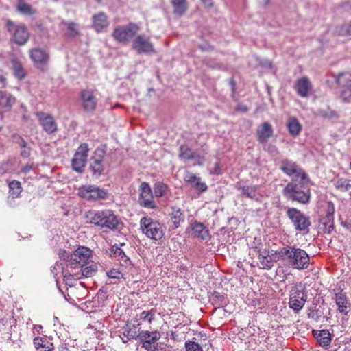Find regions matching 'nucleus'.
Wrapping results in <instances>:
<instances>
[{
    "mask_svg": "<svg viewBox=\"0 0 351 351\" xmlns=\"http://www.w3.org/2000/svg\"><path fill=\"white\" fill-rule=\"evenodd\" d=\"M254 251H256L258 254V259L259 263L258 264L260 269H270L273 265V261L269 255V251L266 249L261 250V248L255 247Z\"/></svg>",
    "mask_w": 351,
    "mask_h": 351,
    "instance_id": "25",
    "label": "nucleus"
},
{
    "mask_svg": "<svg viewBox=\"0 0 351 351\" xmlns=\"http://www.w3.org/2000/svg\"><path fill=\"white\" fill-rule=\"evenodd\" d=\"M171 3L176 15L181 16L186 12L188 8L186 0H171Z\"/></svg>",
    "mask_w": 351,
    "mask_h": 351,
    "instance_id": "35",
    "label": "nucleus"
},
{
    "mask_svg": "<svg viewBox=\"0 0 351 351\" xmlns=\"http://www.w3.org/2000/svg\"><path fill=\"white\" fill-rule=\"evenodd\" d=\"M30 58L38 66L46 64L49 59V53L40 48L30 50Z\"/></svg>",
    "mask_w": 351,
    "mask_h": 351,
    "instance_id": "26",
    "label": "nucleus"
},
{
    "mask_svg": "<svg viewBox=\"0 0 351 351\" xmlns=\"http://www.w3.org/2000/svg\"><path fill=\"white\" fill-rule=\"evenodd\" d=\"M141 206L147 208H155L156 207L153 200V193L147 182H143L141 184V193L138 199Z\"/></svg>",
    "mask_w": 351,
    "mask_h": 351,
    "instance_id": "17",
    "label": "nucleus"
},
{
    "mask_svg": "<svg viewBox=\"0 0 351 351\" xmlns=\"http://www.w3.org/2000/svg\"><path fill=\"white\" fill-rule=\"evenodd\" d=\"M308 316L310 318H312L315 320H317L318 318V315H317V311H312L310 313H308Z\"/></svg>",
    "mask_w": 351,
    "mask_h": 351,
    "instance_id": "57",
    "label": "nucleus"
},
{
    "mask_svg": "<svg viewBox=\"0 0 351 351\" xmlns=\"http://www.w3.org/2000/svg\"><path fill=\"white\" fill-rule=\"evenodd\" d=\"M13 142L18 144L20 147H25L27 145L25 139L19 134H14L12 136Z\"/></svg>",
    "mask_w": 351,
    "mask_h": 351,
    "instance_id": "50",
    "label": "nucleus"
},
{
    "mask_svg": "<svg viewBox=\"0 0 351 351\" xmlns=\"http://www.w3.org/2000/svg\"><path fill=\"white\" fill-rule=\"evenodd\" d=\"M336 32L339 36H351V21L337 26Z\"/></svg>",
    "mask_w": 351,
    "mask_h": 351,
    "instance_id": "44",
    "label": "nucleus"
},
{
    "mask_svg": "<svg viewBox=\"0 0 351 351\" xmlns=\"http://www.w3.org/2000/svg\"><path fill=\"white\" fill-rule=\"evenodd\" d=\"M107 276L110 278L119 279L123 274L117 269H112L106 272Z\"/></svg>",
    "mask_w": 351,
    "mask_h": 351,
    "instance_id": "51",
    "label": "nucleus"
},
{
    "mask_svg": "<svg viewBox=\"0 0 351 351\" xmlns=\"http://www.w3.org/2000/svg\"><path fill=\"white\" fill-rule=\"evenodd\" d=\"M235 188L241 191V195L251 199L258 200L257 198V190L258 186H247L241 182H238L235 184Z\"/></svg>",
    "mask_w": 351,
    "mask_h": 351,
    "instance_id": "28",
    "label": "nucleus"
},
{
    "mask_svg": "<svg viewBox=\"0 0 351 351\" xmlns=\"http://www.w3.org/2000/svg\"><path fill=\"white\" fill-rule=\"evenodd\" d=\"M15 102V97L10 93L0 90V112L9 111Z\"/></svg>",
    "mask_w": 351,
    "mask_h": 351,
    "instance_id": "30",
    "label": "nucleus"
},
{
    "mask_svg": "<svg viewBox=\"0 0 351 351\" xmlns=\"http://www.w3.org/2000/svg\"><path fill=\"white\" fill-rule=\"evenodd\" d=\"M16 8L19 12L25 15H34L36 13V10L23 1H19Z\"/></svg>",
    "mask_w": 351,
    "mask_h": 351,
    "instance_id": "42",
    "label": "nucleus"
},
{
    "mask_svg": "<svg viewBox=\"0 0 351 351\" xmlns=\"http://www.w3.org/2000/svg\"><path fill=\"white\" fill-rule=\"evenodd\" d=\"M184 346L186 351H204L202 346L195 341H186Z\"/></svg>",
    "mask_w": 351,
    "mask_h": 351,
    "instance_id": "49",
    "label": "nucleus"
},
{
    "mask_svg": "<svg viewBox=\"0 0 351 351\" xmlns=\"http://www.w3.org/2000/svg\"><path fill=\"white\" fill-rule=\"evenodd\" d=\"M92 19L93 27L97 32L99 33L107 30L109 21L107 15L104 12H100L94 14Z\"/></svg>",
    "mask_w": 351,
    "mask_h": 351,
    "instance_id": "24",
    "label": "nucleus"
},
{
    "mask_svg": "<svg viewBox=\"0 0 351 351\" xmlns=\"http://www.w3.org/2000/svg\"><path fill=\"white\" fill-rule=\"evenodd\" d=\"M23 149L21 152V156L23 158H27L30 156V148L26 145L25 147H21Z\"/></svg>",
    "mask_w": 351,
    "mask_h": 351,
    "instance_id": "53",
    "label": "nucleus"
},
{
    "mask_svg": "<svg viewBox=\"0 0 351 351\" xmlns=\"http://www.w3.org/2000/svg\"><path fill=\"white\" fill-rule=\"evenodd\" d=\"M276 254L292 269L304 270L311 265L310 257L307 252L295 245L283 246L277 251Z\"/></svg>",
    "mask_w": 351,
    "mask_h": 351,
    "instance_id": "2",
    "label": "nucleus"
},
{
    "mask_svg": "<svg viewBox=\"0 0 351 351\" xmlns=\"http://www.w3.org/2000/svg\"><path fill=\"white\" fill-rule=\"evenodd\" d=\"M184 181L186 184L199 193H204L208 189L206 184L202 182V178L191 171L185 173Z\"/></svg>",
    "mask_w": 351,
    "mask_h": 351,
    "instance_id": "20",
    "label": "nucleus"
},
{
    "mask_svg": "<svg viewBox=\"0 0 351 351\" xmlns=\"http://www.w3.org/2000/svg\"><path fill=\"white\" fill-rule=\"evenodd\" d=\"M143 343V347L147 350V351H154L155 347L153 346V344H147L145 343V342H141Z\"/></svg>",
    "mask_w": 351,
    "mask_h": 351,
    "instance_id": "54",
    "label": "nucleus"
},
{
    "mask_svg": "<svg viewBox=\"0 0 351 351\" xmlns=\"http://www.w3.org/2000/svg\"><path fill=\"white\" fill-rule=\"evenodd\" d=\"M280 169L287 176L291 177L292 179H304L308 176L300 165L288 158H284L280 161Z\"/></svg>",
    "mask_w": 351,
    "mask_h": 351,
    "instance_id": "8",
    "label": "nucleus"
},
{
    "mask_svg": "<svg viewBox=\"0 0 351 351\" xmlns=\"http://www.w3.org/2000/svg\"><path fill=\"white\" fill-rule=\"evenodd\" d=\"M5 27L8 32L12 34V38L17 45H23L28 40L29 34L25 25H16L12 21L7 19Z\"/></svg>",
    "mask_w": 351,
    "mask_h": 351,
    "instance_id": "9",
    "label": "nucleus"
},
{
    "mask_svg": "<svg viewBox=\"0 0 351 351\" xmlns=\"http://www.w3.org/2000/svg\"><path fill=\"white\" fill-rule=\"evenodd\" d=\"M80 99L84 111L92 113L95 112L98 104L95 89L86 88L81 90Z\"/></svg>",
    "mask_w": 351,
    "mask_h": 351,
    "instance_id": "12",
    "label": "nucleus"
},
{
    "mask_svg": "<svg viewBox=\"0 0 351 351\" xmlns=\"http://www.w3.org/2000/svg\"><path fill=\"white\" fill-rule=\"evenodd\" d=\"M59 351H69L66 345L62 344L58 348Z\"/></svg>",
    "mask_w": 351,
    "mask_h": 351,
    "instance_id": "59",
    "label": "nucleus"
},
{
    "mask_svg": "<svg viewBox=\"0 0 351 351\" xmlns=\"http://www.w3.org/2000/svg\"><path fill=\"white\" fill-rule=\"evenodd\" d=\"M169 190V188L168 185L162 182H156L154 185V193L156 197L165 196Z\"/></svg>",
    "mask_w": 351,
    "mask_h": 351,
    "instance_id": "41",
    "label": "nucleus"
},
{
    "mask_svg": "<svg viewBox=\"0 0 351 351\" xmlns=\"http://www.w3.org/2000/svg\"><path fill=\"white\" fill-rule=\"evenodd\" d=\"M33 343L36 350L43 348L47 349V350L49 349H54L53 344L45 337H36L34 339Z\"/></svg>",
    "mask_w": 351,
    "mask_h": 351,
    "instance_id": "37",
    "label": "nucleus"
},
{
    "mask_svg": "<svg viewBox=\"0 0 351 351\" xmlns=\"http://www.w3.org/2000/svg\"><path fill=\"white\" fill-rule=\"evenodd\" d=\"M333 293L335 296L332 298L335 300V304L337 306L338 311L341 314L347 315L350 303L346 293L343 292V289L340 287L334 289Z\"/></svg>",
    "mask_w": 351,
    "mask_h": 351,
    "instance_id": "19",
    "label": "nucleus"
},
{
    "mask_svg": "<svg viewBox=\"0 0 351 351\" xmlns=\"http://www.w3.org/2000/svg\"><path fill=\"white\" fill-rule=\"evenodd\" d=\"M87 220L101 228L120 230L122 223L110 210H89L86 213Z\"/></svg>",
    "mask_w": 351,
    "mask_h": 351,
    "instance_id": "4",
    "label": "nucleus"
},
{
    "mask_svg": "<svg viewBox=\"0 0 351 351\" xmlns=\"http://www.w3.org/2000/svg\"><path fill=\"white\" fill-rule=\"evenodd\" d=\"M199 48L203 51H211L214 50V47L211 45H208V46L199 45Z\"/></svg>",
    "mask_w": 351,
    "mask_h": 351,
    "instance_id": "55",
    "label": "nucleus"
},
{
    "mask_svg": "<svg viewBox=\"0 0 351 351\" xmlns=\"http://www.w3.org/2000/svg\"><path fill=\"white\" fill-rule=\"evenodd\" d=\"M171 212L169 214L173 228H177L184 221V215L182 209L178 206H171Z\"/></svg>",
    "mask_w": 351,
    "mask_h": 351,
    "instance_id": "32",
    "label": "nucleus"
},
{
    "mask_svg": "<svg viewBox=\"0 0 351 351\" xmlns=\"http://www.w3.org/2000/svg\"><path fill=\"white\" fill-rule=\"evenodd\" d=\"M287 215L293 222L297 230L302 232L304 234L308 233L311 226L309 217L295 208H289L287 211Z\"/></svg>",
    "mask_w": 351,
    "mask_h": 351,
    "instance_id": "10",
    "label": "nucleus"
},
{
    "mask_svg": "<svg viewBox=\"0 0 351 351\" xmlns=\"http://www.w3.org/2000/svg\"><path fill=\"white\" fill-rule=\"evenodd\" d=\"M313 332L321 346L327 348L330 346L331 335L328 330H313Z\"/></svg>",
    "mask_w": 351,
    "mask_h": 351,
    "instance_id": "33",
    "label": "nucleus"
},
{
    "mask_svg": "<svg viewBox=\"0 0 351 351\" xmlns=\"http://www.w3.org/2000/svg\"><path fill=\"white\" fill-rule=\"evenodd\" d=\"M78 195L88 201H96L106 199L108 192L95 185H84L79 188Z\"/></svg>",
    "mask_w": 351,
    "mask_h": 351,
    "instance_id": "11",
    "label": "nucleus"
},
{
    "mask_svg": "<svg viewBox=\"0 0 351 351\" xmlns=\"http://www.w3.org/2000/svg\"><path fill=\"white\" fill-rule=\"evenodd\" d=\"M287 128L291 136H296L300 134L302 126L297 118L291 117L288 119L287 123Z\"/></svg>",
    "mask_w": 351,
    "mask_h": 351,
    "instance_id": "34",
    "label": "nucleus"
},
{
    "mask_svg": "<svg viewBox=\"0 0 351 351\" xmlns=\"http://www.w3.org/2000/svg\"><path fill=\"white\" fill-rule=\"evenodd\" d=\"M191 235L202 240H207L209 233L206 226L200 222L195 221L190 224Z\"/></svg>",
    "mask_w": 351,
    "mask_h": 351,
    "instance_id": "27",
    "label": "nucleus"
},
{
    "mask_svg": "<svg viewBox=\"0 0 351 351\" xmlns=\"http://www.w3.org/2000/svg\"><path fill=\"white\" fill-rule=\"evenodd\" d=\"M273 134L274 130L272 125L269 122L263 123L256 130L258 141L262 144H266Z\"/></svg>",
    "mask_w": 351,
    "mask_h": 351,
    "instance_id": "23",
    "label": "nucleus"
},
{
    "mask_svg": "<svg viewBox=\"0 0 351 351\" xmlns=\"http://www.w3.org/2000/svg\"><path fill=\"white\" fill-rule=\"evenodd\" d=\"M62 24L67 27L69 36L74 37L79 33L77 25L74 22H62Z\"/></svg>",
    "mask_w": 351,
    "mask_h": 351,
    "instance_id": "47",
    "label": "nucleus"
},
{
    "mask_svg": "<svg viewBox=\"0 0 351 351\" xmlns=\"http://www.w3.org/2000/svg\"><path fill=\"white\" fill-rule=\"evenodd\" d=\"M45 348H43V349H39V350H38L37 351H45Z\"/></svg>",
    "mask_w": 351,
    "mask_h": 351,
    "instance_id": "61",
    "label": "nucleus"
},
{
    "mask_svg": "<svg viewBox=\"0 0 351 351\" xmlns=\"http://www.w3.org/2000/svg\"><path fill=\"white\" fill-rule=\"evenodd\" d=\"M335 205L332 202L327 203L326 215L320 219V228L324 233L330 234L334 229Z\"/></svg>",
    "mask_w": 351,
    "mask_h": 351,
    "instance_id": "16",
    "label": "nucleus"
},
{
    "mask_svg": "<svg viewBox=\"0 0 351 351\" xmlns=\"http://www.w3.org/2000/svg\"><path fill=\"white\" fill-rule=\"evenodd\" d=\"M161 337V334L159 331H148L143 330L140 332L139 341L145 342L147 344H154L158 341Z\"/></svg>",
    "mask_w": 351,
    "mask_h": 351,
    "instance_id": "31",
    "label": "nucleus"
},
{
    "mask_svg": "<svg viewBox=\"0 0 351 351\" xmlns=\"http://www.w3.org/2000/svg\"><path fill=\"white\" fill-rule=\"evenodd\" d=\"M201 1L206 8H210L213 6V0H201Z\"/></svg>",
    "mask_w": 351,
    "mask_h": 351,
    "instance_id": "56",
    "label": "nucleus"
},
{
    "mask_svg": "<svg viewBox=\"0 0 351 351\" xmlns=\"http://www.w3.org/2000/svg\"><path fill=\"white\" fill-rule=\"evenodd\" d=\"M7 75L3 69H0V87L5 88L8 84Z\"/></svg>",
    "mask_w": 351,
    "mask_h": 351,
    "instance_id": "52",
    "label": "nucleus"
},
{
    "mask_svg": "<svg viewBox=\"0 0 351 351\" xmlns=\"http://www.w3.org/2000/svg\"><path fill=\"white\" fill-rule=\"evenodd\" d=\"M12 71L14 75L19 80L25 77L27 72L22 64L16 59L12 60Z\"/></svg>",
    "mask_w": 351,
    "mask_h": 351,
    "instance_id": "38",
    "label": "nucleus"
},
{
    "mask_svg": "<svg viewBox=\"0 0 351 351\" xmlns=\"http://www.w3.org/2000/svg\"><path fill=\"white\" fill-rule=\"evenodd\" d=\"M179 158L184 161L194 160V165H202L204 161V156L197 154L186 145H182L179 148Z\"/></svg>",
    "mask_w": 351,
    "mask_h": 351,
    "instance_id": "18",
    "label": "nucleus"
},
{
    "mask_svg": "<svg viewBox=\"0 0 351 351\" xmlns=\"http://www.w3.org/2000/svg\"><path fill=\"white\" fill-rule=\"evenodd\" d=\"M110 256L114 258H118L120 263H122L127 264L129 261L128 258L125 254L124 252L118 246L114 245L110 251Z\"/></svg>",
    "mask_w": 351,
    "mask_h": 351,
    "instance_id": "40",
    "label": "nucleus"
},
{
    "mask_svg": "<svg viewBox=\"0 0 351 351\" xmlns=\"http://www.w3.org/2000/svg\"><path fill=\"white\" fill-rule=\"evenodd\" d=\"M309 177L304 179H292L284 188L282 193L284 196L289 200L298 203L308 204L311 199V190Z\"/></svg>",
    "mask_w": 351,
    "mask_h": 351,
    "instance_id": "3",
    "label": "nucleus"
},
{
    "mask_svg": "<svg viewBox=\"0 0 351 351\" xmlns=\"http://www.w3.org/2000/svg\"><path fill=\"white\" fill-rule=\"evenodd\" d=\"M307 298L305 285L302 282L297 283L289 291V306L298 313L304 307Z\"/></svg>",
    "mask_w": 351,
    "mask_h": 351,
    "instance_id": "5",
    "label": "nucleus"
},
{
    "mask_svg": "<svg viewBox=\"0 0 351 351\" xmlns=\"http://www.w3.org/2000/svg\"><path fill=\"white\" fill-rule=\"evenodd\" d=\"M213 301L214 304L219 306H225L228 304L227 298L218 292H214L213 294Z\"/></svg>",
    "mask_w": 351,
    "mask_h": 351,
    "instance_id": "45",
    "label": "nucleus"
},
{
    "mask_svg": "<svg viewBox=\"0 0 351 351\" xmlns=\"http://www.w3.org/2000/svg\"><path fill=\"white\" fill-rule=\"evenodd\" d=\"M294 88L299 96L307 97L312 90L313 86L309 78L304 76L295 81Z\"/></svg>",
    "mask_w": 351,
    "mask_h": 351,
    "instance_id": "22",
    "label": "nucleus"
},
{
    "mask_svg": "<svg viewBox=\"0 0 351 351\" xmlns=\"http://www.w3.org/2000/svg\"><path fill=\"white\" fill-rule=\"evenodd\" d=\"M139 31V27L134 23L116 27L112 34L113 38L121 43H127Z\"/></svg>",
    "mask_w": 351,
    "mask_h": 351,
    "instance_id": "7",
    "label": "nucleus"
},
{
    "mask_svg": "<svg viewBox=\"0 0 351 351\" xmlns=\"http://www.w3.org/2000/svg\"><path fill=\"white\" fill-rule=\"evenodd\" d=\"M60 256L66 263L62 275L66 285H71L73 279L91 277L97 271V265L93 261V251L85 246H80L71 254L63 250Z\"/></svg>",
    "mask_w": 351,
    "mask_h": 351,
    "instance_id": "1",
    "label": "nucleus"
},
{
    "mask_svg": "<svg viewBox=\"0 0 351 351\" xmlns=\"http://www.w3.org/2000/svg\"><path fill=\"white\" fill-rule=\"evenodd\" d=\"M32 165H27L23 167L22 171L23 173H27L28 171H29L32 169Z\"/></svg>",
    "mask_w": 351,
    "mask_h": 351,
    "instance_id": "58",
    "label": "nucleus"
},
{
    "mask_svg": "<svg viewBox=\"0 0 351 351\" xmlns=\"http://www.w3.org/2000/svg\"><path fill=\"white\" fill-rule=\"evenodd\" d=\"M9 193L10 195L13 198H17L19 197L22 192V186L21 182L17 180H12L9 182Z\"/></svg>",
    "mask_w": 351,
    "mask_h": 351,
    "instance_id": "39",
    "label": "nucleus"
},
{
    "mask_svg": "<svg viewBox=\"0 0 351 351\" xmlns=\"http://www.w3.org/2000/svg\"><path fill=\"white\" fill-rule=\"evenodd\" d=\"M95 154L96 156H98L99 154V158L93 157L92 158L90 169L94 174H97L99 176L103 173L104 170L102 159L104 157V152L102 149H97L95 152Z\"/></svg>",
    "mask_w": 351,
    "mask_h": 351,
    "instance_id": "29",
    "label": "nucleus"
},
{
    "mask_svg": "<svg viewBox=\"0 0 351 351\" xmlns=\"http://www.w3.org/2000/svg\"><path fill=\"white\" fill-rule=\"evenodd\" d=\"M156 313V310L154 308L149 311H143L139 315V319L151 324L155 319Z\"/></svg>",
    "mask_w": 351,
    "mask_h": 351,
    "instance_id": "43",
    "label": "nucleus"
},
{
    "mask_svg": "<svg viewBox=\"0 0 351 351\" xmlns=\"http://www.w3.org/2000/svg\"><path fill=\"white\" fill-rule=\"evenodd\" d=\"M124 335L129 339H138L139 340L140 332H138L135 326H132L125 329Z\"/></svg>",
    "mask_w": 351,
    "mask_h": 351,
    "instance_id": "46",
    "label": "nucleus"
},
{
    "mask_svg": "<svg viewBox=\"0 0 351 351\" xmlns=\"http://www.w3.org/2000/svg\"><path fill=\"white\" fill-rule=\"evenodd\" d=\"M96 1H98V2H100L101 0H96Z\"/></svg>",
    "mask_w": 351,
    "mask_h": 351,
    "instance_id": "63",
    "label": "nucleus"
},
{
    "mask_svg": "<svg viewBox=\"0 0 351 351\" xmlns=\"http://www.w3.org/2000/svg\"><path fill=\"white\" fill-rule=\"evenodd\" d=\"M89 146L87 143H82L75 151L71 160V166L74 171L82 173L87 162Z\"/></svg>",
    "mask_w": 351,
    "mask_h": 351,
    "instance_id": "13",
    "label": "nucleus"
},
{
    "mask_svg": "<svg viewBox=\"0 0 351 351\" xmlns=\"http://www.w3.org/2000/svg\"><path fill=\"white\" fill-rule=\"evenodd\" d=\"M336 84L341 88L340 97L344 102L351 101V73L343 72L335 76Z\"/></svg>",
    "mask_w": 351,
    "mask_h": 351,
    "instance_id": "14",
    "label": "nucleus"
},
{
    "mask_svg": "<svg viewBox=\"0 0 351 351\" xmlns=\"http://www.w3.org/2000/svg\"><path fill=\"white\" fill-rule=\"evenodd\" d=\"M132 48L138 53H147L154 51L153 45L149 42V38L145 36H138L132 42Z\"/></svg>",
    "mask_w": 351,
    "mask_h": 351,
    "instance_id": "21",
    "label": "nucleus"
},
{
    "mask_svg": "<svg viewBox=\"0 0 351 351\" xmlns=\"http://www.w3.org/2000/svg\"><path fill=\"white\" fill-rule=\"evenodd\" d=\"M269 1H270V0H265V3H266V4L269 3Z\"/></svg>",
    "mask_w": 351,
    "mask_h": 351,
    "instance_id": "62",
    "label": "nucleus"
},
{
    "mask_svg": "<svg viewBox=\"0 0 351 351\" xmlns=\"http://www.w3.org/2000/svg\"><path fill=\"white\" fill-rule=\"evenodd\" d=\"M140 227L143 233L148 238L158 241L163 237L162 224L149 217H143L140 221Z\"/></svg>",
    "mask_w": 351,
    "mask_h": 351,
    "instance_id": "6",
    "label": "nucleus"
},
{
    "mask_svg": "<svg viewBox=\"0 0 351 351\" xmlns=\"http://www.w3.org/2000/svg\"><path fill=\"white\" fill-rule=\"evenodd\" d=\"M230 84L232 86V91L234 92V90H235V86H236L235 81L233 79H231L230 81Z\"/></svg>",
    "mask_w": 351,
    "mask_h": 351,
    "instance_id": "60",
    "label": "nucleus"
},
{
    "mask_svg": "<svg viewBox=\"0 0 351 351\" xmlns=\"http://www.w3.org/2000/svg\"><path fill=\"white\" fill-rule=\"evenodd\" d=\"M35 114L43 131L47 134L51 135L58 131V124L52 114L43 111H38Z\"/></svg>",
    "mask_w": 351,
    "mask_h": 351,
    "instance_id": "15",
    "label": "nucleus"
},
{
    "mask_svg": "<svg viewBox=\"0 0 351 351\" xmlns=\"http://www.w3.org/2000/svg\"><path fill=\"white\" fill-rule=\"evenodd\" d=\"M204 64L214 69H223L224 66L222 63L217 62L215 59L206 58L204 60Z\"/></svg>",
    "mask_w": 351,
    "mask_h": 351,
    "instance_id": "48",
    "label": "nucleus"
},
{
    "mask_svg": "<svg viewBox=\"0 0 351 351\" xmlns=\"http://www.w3.org/2000/svg\"><path fill=\"white\" fill-rule=\"evenodd\" d=\"M335 189L341 192H346L351 189V180L337 177L333 180Z\"/></svg>",
    "mask_w": 351,
    "mask_h": 351,
    "instance_id": "36",
    "label": "nucleus"
}]
</instances>
